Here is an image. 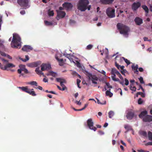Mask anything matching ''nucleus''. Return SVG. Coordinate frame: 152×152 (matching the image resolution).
<instances>
[{"label": "nucleus", "mask_w": 152, "mask_h": 152, "mask_svg": "<svg viewBox=\"0 0 152 152\" xmlns=\"http://www.w3.org/2000/svg\"><path fill=\"white\" fill-rule=\"evenodd\" d=\"M96 99L97 101V102L98 104H106V101H104V102L103 103L101 102L100 101L97 99L96 98Z\"/></svg>", "instance_id": "35"}, {"label": "nucleus", "mask_w": 152, "mask_h": 152, "mask_svg": "<svg viewBox=\"0 0 152 152\" xmlns=\"http://www.w3.org/2000/svg\"><path fill=\"white\" fill-rule=\"evenodd\" d=\"M56 80L59 83H60V85L62 88H64L65 89L66 88V87L64 84V83H66V80L61 78H57L56 79Z\"/></svg>", "instance_id": "9"}, {"label": "nucleus", "mask_w": 152, "mask_h": 152, "mask_svg": "<svg viewBox=\"0 0 152 152\" xmlns=\"http://www.w3.org/2000/svg\"><path fill=\"white\" fill-rule=\"evenodd\" d=\"M124 80L125 81V84L126 86H127L129 85V81L126 78H125Z\"/></svg>", "instance_id": "44"}, {"label": "nucleus", "mask_w": 152, "mask_h": 152, "mask_svg": "<svg viewBox=\"0 0 152 152\" xmlns=\"http://www.w3.org/2000/svg\"><path fill=\"white\" fill-rule=\"evenodd\" d=\"M142 8L145 11V12L147 14L148 13L149 10L147 7L145 5H142Z\"/></svg>", "instance_id": "25"}, {"label": "nucleus", "mask_w": 152, "mask_h": 152, "mask_svg": "<svg viewBox=\"0 0 152 152\" xmlns=\"http://www.w3.org/2000/svg\"><path fill=\"white\" fill-rule=\"evenodd\" d=\"M25 59L20 58V60L23 62H26L29 60V57L28 55L25 56Z\"/></svg>", "instance_id": "28"}, {"label": "nucleus", "mask_w": 152, "mask_h": 152, "mask_svg": "<svg viewBox=\"0 0 152 152\" xmlns=\"http://www.w3.org/2000/svg\"><path fill=\"white\" fill-rule=\"evenodd\" d=\"M134 112L132 111H129L127 113L126 117L129 120H131L132 119L134 116Z\"/></svg>", "instance_id": "18"}, {"label": "nucleus", "mask_w": 152, "mask_h": 152, "mask_svg": "<svg viewBox=\"0 0 152 152\" xmlns=\"http://www.w3.org/2000/svg\"><path fill=\"white\" fill-rule=\"evenodd\" d=\"M138 94H139V95H141V96L142 97H144L145 96L144 94L142 92H138Z\"/></svg>", "instance_id": "43"}, {"label": "nucleus", "mask_w": 152, "mask_h": 152, "mask_svg": "<svg viewBox=\"0 0 152 152\" xmlns=\"http://www.w3.org/2000/svg\"><path fill=\"white\" fill-rule=\"evenodd\" d=\"M22 71L20 69L18 70V73L20 74H21V75H23L24 74L21 73V72Z\"/></svg>", "instance_id": "52"}, {"label": "nucleus", "mask_w": 152, "mask_h": 152, "mask_svg": "<svg viewBox=\"0 0 152 152\" xmlns=\"http://www.w3.org/2000/svg\"><path fill=\"white\" fill-rule=\"evenodd\" d=\"M23 71H24V73L26 74H28L29 73L28 70L26 68L24 69Z\"/></svg>", "instance_id": "56"}, {"label": "nucleus", "mask_w": 152, "mask_h": 152, "mask_svg": "<svg viewBox=\"0 0 152 152\" xmlns=\"http://www.w3.org/2000/svg\"><path fill=\"white\" fill-rule=\"evenodd\" d=\"M147 145H152V142H148L147 143Z\"/></svg>", "instance_id": "64"}, {"label": "nucleus", "mask_w": 152, "mask_h": 152, "mask_svg": "<svg viewBox=\"0 0 152 152\" xmlns=\"http://www.w3.org/2000/svg\"><path fill=\"white\" fill-rule=\"evenodd\" d=\"M87 124L89 128L92 130L95 131L96 130V128L94 126V122L91 118L88 119L87 121Z\"/></svg>", "instance_id": "7"}, {"label": "nucleus", "mask_w": 152, "mask_h": 152, "mask_svg": "<svg viewBox=\"0 0 152 152\" xmlns=\"http://www.w3.org/2000/svg\"><path fill=\"white\" fill-rule=\"evenodd\" d=\"M18 88L21 90L23 91L28 93L30 95L32 93V91H30V89L28 88V86L22 87H19Z\"/></svg>", "instance_id": "12"}, {"label": "nucleus", "mask_w": 152, "mask_h": 152, "mask_svg": "<svg viewBox=\"0 0 152 152\" xmlns=\"http://www.w3.org/2000/svg\"><path fill=\"white\" fill-rule=\"evenodd\" d=\"M115 65L116 67L119 69L120 68L121 65H119V64L116 62H115Z\"/></svg>", "instance_id": "47"}, {"label": "nucleus", "mask_w": 152, "mask_h": 152, "mask_svg": "<svg viewBox=\"0 0 152 152\" xmlns=\"http://www.w3.org/2000/svg\"><path fill=\"white\" fill-rule=\"evenodd\" d=\"M21 39L17 34H13L12 41L11 42V46L12 48H15L20 49L21 47Z\"/></svg>", "instance_id": "3"}, {"label": "nucleus", "mask_w": 152, "mask_h": 152, "mask_svg": "<svg viewBox=\"0 0 152 152\" xmlns=\"http://www.w3.org/2000/svg\"><path fill=\"white\" fill-rule=\"evenodd\" d=\"M88 103L86 104H85L84 107L83 108H82L81 109H80V110H84V109H85L87 107V106H88Z\"/></svg>", "instance_id": "51"}, {"label": "nucleus", "mask_w": 152, "mask_h": 152, "mask_svg": "<svg viewBox=\"0 0 152 152\" xmlns=\"http://www.w3.org/2000/svg\"><path fill=\"white\" fill-rule=\"evenodd\" d=\"M62 6L63 8H65L67 10L71 9L72 5L70 3L68 2H65L63 4Z\"/></svg>", "instance_id": "14"}, {"label": "nucleus", "mask_w": 152, "mask_h": 152, "mask_svg": "<svg viewBox=\"0 0 152 152\" xmlns=\"http://www.w3.org/2000/svg\"><path fill=\"white\" fill-rule=\"evenodd\" d=\"M69 22L70 24H74L75 23V21L74 20H70Z\"/></svg>", "instance_id": "50"}, {"label": "nucleus", "mask_w": 152, "mask_h": 152, "mask_svg": "<svg viewBox=\"0 0 152 152\" xmlns=\"http://www.w3.org/2000/svg\"><path fill=\"white\" fill-rule=\"evenodd\" d=\"M1 60L4 61V62H5L6 63H8V61H7V60H5V59H4V58H1Z\"/></svg>", "instance_id": "59"}, {"label": "nucleus", "mask_w": 152, "mask_h": 152, "mask_svg": "<svg viewBox=\"0 0 152 152\" xmlns=\"http://www.w3.org/2000/svg\"><path fill=\"white\" fill-rule=\"evenodd\" d=\"M75 103L77 105H80L81 104V102H80V100L79 101H76Z\"/></svg>", "instance_id": "53"}, {"label": "nucleus", "mask_w": 152, "mask_h": 152, "mask_svg": "<svg viewBox=\"0 0 152 152\" xmlns=\"http://www.w3.org/2000/svg\"><path fill=\"white\" fill-rule=\"evenodd\" d=\"M106 86H107L108 88H112V87L111 86H110V83H107L106 82Z\"/></svg>", "instance_id": "49"}, {"label": "nucleus", "mask_w": 152, "mask_h": 152, "mask_svg": "<svg viewBox=\"0 0 152 152\" xmlns=\"http://www.w3.org/2000/svg\"><path fill=\"white\" fill-rule=\"evenodd\" d=\"M41 67L42 71L49 70L51 68V66L49 64H42L41 65Z\"/></svg>", "instance_id": "10"}, {"label": "nucleus", "mask_w": 152, "mask_h": 152, "mask_svg": "<svg viewBox=\"0 0 152 152\" xmlns=\"http://www.w3.org/2000/svg\"><path fill=\"white\" fill-rule=\"evenodd\" d=\"M114 0H100L101 2L103 4H110Z\"/></svg>", "instance_id": "19"}, {"label": "nucleus", "mask_w": 152, "mask_h": 152, "mask_svg": "<svg viewBox=\"0 0 152 152\" xmlns=\"http://www.w3.org/2000/svg\"><path fill=\"white\" fill-rule=\"evenodd\" d=\"M35 71L36 72V73L37 74L39 75H42L43 77H46L45 76V75H44V73L42 72L41 71L39 70V67H37Z\"/></svg>", "instance_id": "22"}, {"label": "nucleus", "mask_w": 152, "mask_h": 152, "mask_svg": "<svg viewBox=\"0 0 152 152\" xmlns=\"http://www.w3.org/2000/svg\"><path fill=\"white\" fill-rule=\"evenodd\" d=\"M117 29L120 31V33L124 35H128V32L129 31V27L120 23H118L117 25Z\"/></svg>", "instance_id": "4"}, {"label": "nucleus", "mask_w": 152, "mask_h": 152, "mask_svg": "<svg viewBox=\"0 0 152 152\" xmlns=\"http://www.w3.org/2000/svg\"><path fill=\"white\" fill-rule=\"evenodd\" d=\"M64 56H65V57L68 58L69 60L71 61V60H70L71 58V56L70 54H64Z\"/></svg>", "instance_id": "40"}, {"label": "nucleus", "mask_w": 152, "mask_h": 152, "mask_svg": "<svg viewBox=\"0 0 152 152\" xmlns=\"http://www.w3.org/2000/svg\"><path fill=\"white\" fill-rule=\"evenodd\" d=\"M87 75L88 77L89 80H91L93 83L96 84L97 83L95 81L97 80H98V77L95 75H93L92 74L90 73L87 72Z\"/></svg>", "instance_id": "6"}, {"label": "nucleus", "mask_w": 152, "mask_h": 152, "mask_svg": "<svg viewBox=\"0 0 152 152\" xmlns=\"http://www.w3.org/2000/svg\"><path fill=\"white\" fill-rule=\"evenodd\" d=\"M141 134L145 137H146L147 135V132L145 131H142L141 133Z\"/></svg>", "instance_id": "45"}, {"label": "nucleus", "mask_w": 152, "mask_h": 152, "mask_svg": "<svg viewBox=\"0 0 152 152\" xmlns=\"http://www.w3.org/2000/svg\"><path fill=\"white\" fill-rule=\"evenodd\" d=\"M139 80L141 83L143 84L144 83V82L143 81V78L142 77H140L139 78Z\"/></svg>", "instance_id": "37"}, {"label": "nucleus", "mask_w": 152, "mask_h": 152, "mask_svg": "<svg viewBox=\"0 0 152 152\" xmlns=\"http://www.w3.org/2000/svg\"><path fill=\"white\" fill-rule=\"evenodd\" d=\"M18 2L21 7H26V9L28 6V0H18Z\"/></svg>", "instance_id": "8"}, {"label": "nucleus", "mask_w": 152, "mask_h": 152, "mask_svg": "<svg viewBox=\"0 0 152 152\" xmlns=\"http://www.w3.org/2000/svg\"><path fill=\"white\" fill-rule=\"evenodd\" d=\"M81 82V80L79 79H77V86L78 88H80V83Z\"/></svg>", "instance_id": "36"}, {"label": "nucleus", "mask_w": 152, "mask_h": 152, "mask_svg": "<svg viewBox=\"0 0 152 152\" xmlns=\"http://www.w3.org/2000/svg\"><path fill=\"white\" fill-rule=\"evenodd\" d=\"M25 11L24 10H22L20 11V13L22 15H24L25 13Z\"/></svg>", "instance_id": "60"}, {"label": "nucleus", "mask_w": 152, "mask_h": 152, "mask_svg": "<svg viewBox=\"0 0 152 152\" xmlns=\"http://www.w3.org/2000/svg\"><path fill=\"white\" fill-rule=\"evenodd\" d=\"M147 113L148 112L147 111H143L139 115V116L140 118H143L146 115H147Z\"/></svg>", "instance_id": "23"}, {"label": "nucleus", "mask_w": 152, "mask_h": 152, "mask_svg": "<svg viewBox=\"0 0 152 152\" xmlns=\"http://www.w3.org/2000/svg\"><path fill=\"white\" fill-rule=\"evenodd\" d=\"M142 120L145 122H150L152 121V116L147 115L142 118Z\"/></svg>", "instance_id": "13"}, {"label": "nucleus", "mask_w": 152, "mask_h": 152, "mask_svg": "<svg viewBox=\"0 0 152 152\" xmlns=\"http://www.w3.org/2000/svg\"><path fill=\"white\" fill-rule=\"evenodd\" d=\"M138 103L139 104H141L142 103V101L141 98H139L138 101Z\"/></svg>", "instance_id": "48"}, {"label": "nucleus", "mask_w": 152, "mask_h": 152, "mask_svg": "<svg viewBox=\"0 0 152 152\" xmlns=\"http://www.w3.org/2000/svg\"><path fill=\"white\" fill-rule=\"evenodd\" d=\"M33 49V48L30 45H25L22 48V50L24 51L28 52L32 50Z\"/></svg>", "instance_id": "15"}, {"label": "nucleus", "mask_w": 152, "mask_h": 152, "mask_svg": "<svg viewBox=\"0 0 152 152\" xmlns=\"http://www.w3.org/2000/svg\"><path fill=\"white\" fill-rule=\"evenodd\" d=\"M15 66L11 63H8L4 67L1 68V69L3 70H8L9 68L15 67Z\"/></svg>", "instance_id": "17"}, {"label": "nucleus", "mask_w": 152, "mask_h": 152, "mask_svg": "<svg viewBox=\"0 0 152 152\" xmlns=\"http://www.w3.org/2000/svg\"><path fill=\"white\" fill-rule=\"evenodd\" d=\"M72 75H74V76H76V75H78V76L80 77V76L76 72H75V71H73L72 72Z\"/></svg>", "instance_id": "41"}, {"label": "nucleus", "mask_w": 152, "mask_h": 152, "mask_svg": "<svg viewBox=\"0 0 152 152\" xmlns=\"http://www.w3.org/2000/svg\"><path fill=\"white\" fill-rule=\"evenodd\" d=\"M121 72L122 75H125V73H126L127 72V71L126 70L124 69L123 70L121 71Z\"/></svg>", "instance_id": "38"}, {"label": "nucleus", "mask_w": 152, "mask_h": 152, "mask_svg": "<svg viewBox=\"0 0 152 152\" xmlns=\"http://www.w3.org/2000/svg\"><path fill=\"white\" fill-rule=\"evenodd\" d=\"M106 13L107 15L110 18H113L115 16V10L111 7H108L106 10Z\"/></svg>", "instance_id": "5"}, {"label": "nucleus", "mask_w": 152, "mask_h": 152, "mask_svg": "<svg viewBox=\"0 0 152 152\" xmlns=\"http://www.w3.org/2000/svg\"><path fill=\"white\" fill-rule=\"evenodd\" d=\"M66 13L64 11H59L58 12V16L60 18H63L65 16Z\"/></svg>", "instance_id": "21"}, {"label": "nucleus", "mask_w": 152, "mask_h": 152, "mask_svg": "<svg viewBox=\"0 0 152 152\" xmlns=\"http://www.w3.org/2000/svg\"><path fill=\"white\" fill-rule=\"evenodd\" d=\"M110 89L109 90H107L106 92V94L107 96H109L110 97H111L113 95V94L110 92Z\"/></svg>", "instance_id": "26"}, {"label": "nucleus", "mask_w": 152, "mask_h": 152, "mask_svg": "<svg viewBox=\"0 0 152 152\" xmlns=\"http://www.w3.org/2000/svg\"><path fill=\"white\" fill-rule=\"evenodd\" d=\"M148 137L150 140L152 141V133L149 131L148 132Z\"/></svg>", "instance_id": "30"}, {"label": "nucleus", "mask_w": 152, "mask_h": 152, "mask_svg": "<svg viewBox=\"0 0 152 152\" xmlns=\"http://www.w3.org/2000/svg\"><path fill=\"white\" fill-rule=\"evenodd\" d=\"M121 142L124 146H126V143H124L122 140H121Z\"/></svg>", "instance_id": "63"}, {"label": "nucleus", "mask_w": 152, "mask_h": 152, "mask_svg": "<svg viewBox=\"0 0 152 152\" xmlns=\"http://www.w3.org/2000/svg\"><path fill=\"white\" fill-rule=\"evenodd\" d=\"M57 87L60 90L63 91L65 90V89L64 88H62L58 86H57Z\"/></svg>", "instance_id": "54"}, {"label": "nucleus", "mask_w": 152, "mask_h": 152, "mask_svg": "<svg viewBox=\"0 0 152 152\" xmlns=\"http://www.w3.org/2000/svg\"><path fill=\"white\" fill-rule=\"evenodd\" d=\"M48 14L49 16H53L54 15V12L53 11H50L49 10L48 12Z\"/></svg>", "instance_id": "34"}, {"label": "nucleus", "mask_w": 152, "mask_h": 152, "mask_svg": "<svg viewBox=\"0 0 152 152\" xmlns=\"http://www.w3.org/2000/svg\"><path fill=\"white\" fill-rule=\"evenodd\" d=\"M114 115V113L113 111H110L108 113L109 118H112Z\"/></svg>", "instance_id": "29"}, {"label": "nucleus", "mask_w": 152, "mask_h": 152, "mask_svg": "<svg viewBox=\"0 0 152 152\" xmlns=\"http://www.w3.org/2000/svg\"><path fill=\"white\" fill-rule=\"evenodd\" d=\"M45 23L46 25L48 26H51L53 25V23L52 22H49L47 20L45 21Z\"/></svg>", "instance_id": "32"}, {"label": "nucleus", "mask_w": 152, "mask_h": 152, "mask_svg": "<svg viewBox=\"0 0 152 152\" xmlns=\"http://www.w3.org/2000/svg\"><path fill=\"white\" fill-rule=\"evenodd\" d=\"M111 74L113 80L115 81H118L120 84L123 85H124V78L120 73L115 68L112 69Z\"/></svg>", "instance_id": "1"}, {"label": "nucleus", "mask_w": 152, "mask_h": 152, "mask_svg": "<svg viewBox=\"0 0 152 152\" xmlns=\"http://www.w3.org/2000/svg\"><path fill=\"white\" fill-rule=\"evenodd\" d=\"M141 6L140 3L138 2H134L132 5V9L133 11L136 10Z\"/></svg>", "instance_id": "11"}, {"label": "nucleus", "mask_w": 152, "mask_h": 152, "mask_svg": "<svg viewBox=\"0 0 152 152\" xmlns=\"http://www.w3.org/2000/svg\"><path fill=\"white\" fill-rule=\"evenodd\" d=\"M132 68L133 69L135 70L134 73L138 74V71L137 70V69L138 68V66L137 65H136L135 66H134V64L132 65Z\"/></svg>", "instance_id": "24"}, {"label": "nucleus", "mask_w": 152, "mask_h": 152, "mask_svg": "<svg viewBox=\"0 0 152 152\" xmlns=\"http://www.w3.org/2000/svg\"><path fill=\"white\" fill-rule=\"evenodd\" d=\"M138 152H149V151H145L143 150H137Z\"/></svg>", "instance_id": "58"}, {"label": "nucleus", "mask_w": 152, "mask_h": 152, "mask_svg": "<svg viewBox=\"0 0 152 152\" xmlns=\"http://www.w3.org/2000/svg\"><path fill=\"white\" fill-rule=\"evenodd\" d=\"M30 95H31L32 96H35L36 95V94H35L34 91H32V93H31Z\"/></svg>", "instance_id": "55"}, {"label": "nucleus", "mask_w": 152, "mask_h": 152, "mask_svg": "<svg viewBox=\"0 0 152 152\" xmlns=\"http://www.w3.org/2000/svg\"><path fill=\"white\" fill-rule=\"evenodd\" d=\"M46 77H45V78H44L43 79V82H44L45 83H46L48 82V79L46 78Z\"/></svg>", "instance_id": "57"}, {"label": "nucleus", "mask_w": 152, "mask_h": 152, "mask_svg": "<svg viewBox=\"0 0 152 152\" xmlns=\"http://www.w3.org/2000/svg\"><path fill=\"white\" fill-rule=\"evenodd\" d=\"M130 128V126L128 125H124V128L127 131H128L129 129Z\"/></svg>", "instance_id": "42"}, {"label": "nucleus", "mask_w": 152, "mask_h": 152, "mask_svg": "<svg viewBox=\"0 0 152 152\" xmlns=\"http://www.w3.org/2000/svg\"><path fill=\"white\" fill-rule=\"evenodd\" d=\"M89 3L88 0H79L77 5L78 9L81 11H84L87 9L90 10L91 5L88 6Z\"/></svg>", "instance_id": "2"}, {"label": "nucleus", "mask_w": 152, "mask_h": 152, "mask_svg": "<svg viewBox=\"0 0 152 152\" xmlns=\"http://www.w3.org/2000/svg\"><path fill=\"white\" fill-rule=\"evenodd\" d=\"M20 69L23 71L24 69H26L25 66L24 65L20 64L19 66Z\"/></svg>", "instance_id": "33"}, {"label": "nucleus", "mask_w": 152, "mask_h": 152, "mask_svg": "<svg viewBox=\"0 0 152 152\" xmlns=\"http://www.w3.org/2000/svg\"><path fill=\"white\" fill-rule=\"evenodd\" d=\"M56 59L58 61H59V62H62L63 61V59H59L57 58H56Z\"/></svg>", "instance_id": "62"}, {"label": "nucleus", "mask_w": 152, "mask_h": 152, "mask_svg": "<svg viewBox=\"0 0 152 152\" xmlns=\"http://www.w3.org/2000/svg\"><path fill=\"white\" fill-rule=\"evenodd\" d=\"M121 58V59H123L124 61L127 64V65H129L131 63V62L129 60H128L127 59L125 58L124 57H122Z\"/></svg>", "instance_id": "27"}, {"label": "nucleus", "mask_w": 152, "mask_h": 152, "mask_svg": "<svg viewBox=\"0 0 152 152\" xmlns=\"http://www.w3.org/2000/svg\"><path fill=\"white\" fill-rule=\"evenodd\" d=\"M37 89H39L40 90H42V88L40 86H39L38 87L35 88Z\"/></svg>", "instance_id": "61"}, {"label": "nucleus", "mask_w": 152, "mask_h": 152, "mask_svg": "<svg viewBox=\"0 0 152 152\" xmlns=\"http://www.w3.org/2000/svg\"><path fill=\"white\" fill-rule=\"evenodd\" d=\"M39 64V62H38L28 64L27 66L31 67H37Z\"/></svg>", "instance_id": "20"}, {"label": "nucleus", "mask_w": 152, "mask_h": 152, "mask_svg": "<svg viewBox=\"0 0 152 152\" xmlns=\"http://www.w3.org/2000/svg\"><path fill=\"white\" fill-rule=\"evenodd\" d=\"M28 84L31 85H35L36 86H37V83L36 81H31Z\"/></svg>", "instance_id": "31"}, {"label": "nucleus", "mask_w": 152, "mask_h": 152, "mask_svg": "<svg viewBox=\"0 0 152 152\" xmlns=\"http://www.w3.org/2000/svg\"><path fill=\"white\" fill-rule=\"evenodd\" d=\"M134 21L137 25L140 26L143 23V20L138 17H136L134 20Z\"/></svg>", "instance_id": "16"}, {"label": "nucleus", "mask_w": 152, "mask_h": 152, "mask_svg": "<svg viewBox=\"0 0 152 152\" xmlns=\"http://www.w3.org/2000/svg\"><path fill=\"white\" fill-rule=\"evenodd\" d=\"M93 47V45H88L86 47V49L88 50H90Z\"/></svg>", "instance_id": "39"}, {"label": "nucleus", "mask_w": 152, "mask_h": 152, "mask_svg": "<svg viewBox=\"0 0 152 152\" xmlns=\"http://www.w3.org/2000/svg\"><path fill=\"white\" fill-rule=\"evenodd\" d=\"M130 89L132 91H136V88L135 86H134L133 87H132V86H131L130 88Z\"/></svg>", "instance_id": "46"}]
</instances>
